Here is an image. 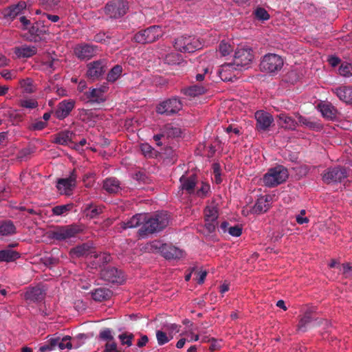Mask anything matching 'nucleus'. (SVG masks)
<instances>
[{
  "label": "nucleus",
  "mask_w": 352,
  "mask_h": 352,
  "mask_svg": "<svg viewBox=\"0 0 352 352\" xmlns=\"http://www.w3.org/2000/svg\"><path fill=\"white\" fill-rule=\"evenodd\" d=\"M168 223L169 217L166 212H156L151 216L144 214V222L138 230V234L141 237H145L158 233L167 227Z\"/></svg>",
  "instance_id": "f257e3e1"
},
{
  "label": "nucleus",
  "mask_w": 352,
  "mask_h": 352,
  "mask_svg": "<svg viewBox=\"0 0 352 352\" xmlns=\"http://www.w3.org/2000/svg\"><path fill=\"white\" fill-rule=\"evenodd\" d=\"M288 170L283 166L278 165L270 168L263 175L264 185L269 188H274L284 183L288 178Z\"/></svg>",
  "instance_id": "f03ea898"
},
{
  "label": "nucleus",
  "mask_w": 352,
  "mask_h": 352,
  "mask_svg": "<svg viewBox=\"0 0 352 352\" xmlns=\"http://www.w3.org/2000/svg\"><path fill=\"white\" fill-rule=\"evenodd\" d=\"M175 49L183 53H192L202 48L199 38L193 35H182L175 39Z\"/></svg>",
  "instance_id": "7ed1b4c3"
},
{
  "label": "nucleus",
  "mask_w": 352,
  "mask_h": 352,
  "mask_svg": "<svg viewBox=\"0 0 352 352\" xmlns=\"http://www.w3.org/2000/svg\"><path fill=\"white\" fill-rule=\"evenodd\" d=\"M283 64L284 60L280 56L270 53L262 58L259 67L261 72L273 74L280 71Z\"/></svg>",
  "instance_id": "20e7f679"
},
{
  "label": "nucleus",
  "mask_w": 352,
  "mask_h": 352,
  "mask_svg": "<svg viewBox=\"0 0 352 352\" xmlns=\"http://www.w3.org/2000/svg\"><path fill=\"white\" fill-rule=\"evenodd\" d=\"M81 230L80 227L75 224L56 226L48 232V236L52 239L62 241L74 237Z\"/></svg>",
  "instance_id": "39448f33"
},
{
  "label": "nucleus",
  "mask_w": 352,
  "mask_h": 352,
  "mask_svg": "<svg viewBox=\"0 0 352 352\" xmlns=\"http://www.w3.org/2000/svg\"><path fill=\"white\" fill-rule=\"evenodd\" d=\"M164 32L159 25H153L137 32L133 40L142 44L153 43L162 36Z\"/></svg>",
  "instance_id": "423d86ee"
},
{
  "label": "nucleus",
  "mask_w": 352,
  "mask_h": 352,
  "mask_svg": "<svg viewBox=\"0 0 352 352\" xmlns=\"http://www.w3.org/2000/svg\"><path fill=\"white\" fill-rule=\"evenodd\" d=\"M129 10L128 2L124 0H111L104 8L106 16L109 19H117L125 15Z\"/></svg>",
  "instance_id": "0eeeda50"
},
{
  "label": "nucleus",
  "mask_w": 352,
  "mask_h": 352,
  "mask_svg": "<svg viewBox=\"0 0 352 352\" xmlns=\"http://www.w3.org/2000/svg\"><path fill=\"white\" fill-rule=\"evenodd\" d=\"M347 177V168L340 166L329 168L322 175V181L327 184L340 183Z\"/></svg>",
  "instance_id": "6e6552de"
},
{
  "label": "nucleus",
  "mask_w": 352,
  "mask_h": 352,
  "mask_svg": "<svg viewBox=\"0 0 352 352\" xmlns=\"http://www.w3.org/2000/svg\"><path fill=\"white\" fill-rule=\"evenodd\" d=\"M182 109V103L177 98H171L160 102L156 107L158 114L170 116L178 113Z\"/></svg>",
  "instance_id": "1a4fd4ad"
},
{
  "label": "nucleus",
  "mask_w": 352,
  "mask_h": 352,
  "mask_svg": "<svg viewBox=\"0 0 352 352\" xmlns=\"http://www.w3.org/2000/svg\"><path fill=\"white\" fill-rule=\"evenodd\" d=\"M254 58L252 50L249 47L237 48L234 53L233 63L239 70L246 68Z\"/></svg>",
  "instance_id": "9d476101"
},
{
  "label": "nucleus",
  "mask_w": 352,
  "mask_h": 352,
  "mask_svg": "<svg viewBox=\"0 0 352 352\" xmlns=\"http://www.w3.org/2000/svg\"><path fill=\"white\" fill-rule=\"evenodd\" d=\"M107 60L104 58L89 63L87 65V76L93 80L99 79L106 72Z\"/></svg>",
  "instance_id": "9b49d317"
},
{
  "label": "nucleus",
  "mask_w": 352,
  "mask_h": 352,
  "mask_svg": "<svg viewBox=\"0 0 352 352\" xmlns=\"http://www.w3.org/2000/svg\"><path fill=\"white\" fill-rule=\"evenodd\" d=\"M77 174L76 169H74L66 178L58 179L56 188L61 194L70 195L76 186Z\"/></svg>",
  "instance_id": "f8f14e48"
},
{
  "label": "nucleus",
  "mask_w": 352,
  "mask_h": 352,
  "mask_svg": "<svg viewBox=\"0 0 352 352\" xmlns=\"http://www.w3.org/2000/svg\"><path fill=\"white\" fill-rule=\"evenodd\" d=\"M323 321L324 320L321 318H315L314 312L311 310H308L300 318L297 326V330L305 332L309 328L320 326L322 324Z\"/></svg>",
  "instance_id": "ddd939ff"
},
{
  "label": "nucleus",
  "mask_w": 352,
  "mask_h": 352,
  "mask_svg": "<svg viewBox=\"0 0 352 352\" xmlns=\"http://www.w3.org/2000/svg\"><path fill=\"white\" fill-rule=\"evenodd\" d=\"M98 45L83 43L74 48L75 55L80 60H89L96 56L100 52Z\"/></svg>",
  "instance_id": "4468645a"
},
{
  "label": "nucleus",
  "mask_w": 352,
  "mask_h": 352,
  "mask_svg": "<svg viewBox=\"0 0 352 352\" xmlns=\"http://www.w3.org/2000/svg\"><path fill=\"white\" fill-rule=\"evenodd\" d=\"M101 278L111 283L121 284L124 282L123 272L114 267H107L100 272Z\"/></svg>",
  "instance_id": "2eb2a0df"
},
{
  "label": "nucleus",
  "mask_w": 352,
  "mask_h": 352,
  "mask_svg": "<svg viewBox=\"0 0 352 352\" xmlns=\"http://www.w3.org/2000/svg\"><path fill=\"white\" fill-rule=\"evenodd\" d=\"M255 118L256 120V128L259 131H267L274 122L272 116L263 111H257L255 113Z\"/></svg>",
  "instance_id": "dca6fc26"
},
{
  "label": "nucleus",
  "mask_w": 352,
  "mask_h": 352,
  "mask_svg": "<svg viewBox=\"0 0 352 352\" xmlns=\"http://www.w3.org/2000/svg\"><path fill=\"white\" fill-rule=\"evenodd\" d=\"M75 102L73 100H64L59 102L54 112V116L59 120L67 118L74 109Z\"/></svg>",
  "instance_id": "f3484780"
},
{
  "label": "nucleus",
  "mask_w": 352,
  "mask_h": 352,
  "mask_svg": "<svg viewBox=\"0 0 352 352\" xmlns=\"http://www.w3.org/2000/svg\"><path fill=\"white\" fill-rule=\"evenodd\" d=\"M179 182L180 188L188 195H192L195 192V187L198 184L197 177L193 174L190 176L182 175Z\"/></svg>",
  "instance_id": "a211bd4d"
},
{
  "label": "nucleus",
  "mask_w": 352,
  "mask_h": 352,
  "mask_svg": "<svg viewBox=\"0 0 352 352\" xmlns=\"http://www.w3.org/2000/svg\"><path fill=\"white\" fill-rule=\"evenodd\" d=\"M160 250L166 259H179L184 256V252L181 249L171 244H162Z\"/></svg>",
  "instance_id": "6ab92c4d"
},
{
  "label": "nucleus",
  "mask_w": 352,
  "mask_h": 352,
  "mask_svg": "<svg viewBox=\"0 0 352 352\" xmlns=\"http://www.w3.org/2000/svg\"><path fill=\"white\" fill-rule=\"evenodd\" d=\"M239 70L233 63H226L221 66L218 70L219 77L223 81H232L236 75L234 71Z\"/></svg>",
  "instance_id": "aec40b11"
},
{
  "label": "nucleus",
  "mask_w": 352,
  "mask_h": 352,
  "mask_svg": "<svg viewBox=\"0 0 352 352\" xmlns=\"http://www.w3.org/2000/svg\"><path fill=\"white\" fill-rule=\"evenodd\" d=\"M45 296V292L40 287H34L28 289L24 294V298L30 302L42 301Z\"/></svg>",
  "instance_id": "412c9836"
},
{
  "label": "nucleus",
  "mask_w": 352,
  "mask_h": 352,
  "mask_svg": "<svg viewBox=\"0 0 352 352\" xmlns=\"http://www.w3.org/2000/svg\"><path fill=\"white\" fill-rule=\"evenodd\" d=\"M102 188L109 194H118L122 189L120 181L115 177L106 178L103 181Z\"/></svg>",
  "instance_id": "4be33fe9"
},
{
  "label": "nucleus",
  "mask_w": 352,
  "mask_h": 352,
  "mask_svg": "<svg viewBox=\"0 0 352 352\" xmlns=\"http://www.w3.org/2000/svg\"><path fill=\"white\" fill-rule=\"evenodd\" d=\"M106 87H101L99 88H93L89 91L86 93L87 98L89 100V102L94 104H100L106 100L104 96L106 91Z\"/></svg>",
  "instance_id": "5701e85b"
},
{
  "label": "nucleus",
  "mask_w": 352,
  "mask_h": 352,
  "mask_svg": "<svg viewBox=\"0 0 352 352\" xmlns=\"http://www.w3.org/2000/svg\"><path fill=\"white\" fill-rule=\"evenodd\" d=\"M332 92L335 94L340 100L347 103L352 104V87L342 86L332 89Z\"/></svg>",
  "instance_id": "b1692460"
},
{
  "label": "nucleus",
  "mask_w": 352,
  "mask_h": 352,
  "mask_svg": "<svg viewBox=\"0 0 352 352\" xmlns=\"http://www.w3.org/2000/svg\"><path fill=\"white\" fill-rule=\"evenodd\" d=\"M318 109L323 118L329 120H333L337 117L338 111L331 103H320Z\"/></svg>",
  "instance_id": "393cba45"
},
{
  "label": "nucleus",
  "mask_w": 352,
  "mask_h": 352,
  "mask_svg": "<svg viewBox=\"0 0 352 352\" xmlns=\"http://www.w3.org/2000/svg\"><path fill=\"white\" fill-rule=\"evenodd\" d=\"M270 200L271 197L270 196L259 197L252 208V212L257 214L266 212L270 208Z\"/></svg>",
  "instance_id": "a878e982"
},
{
  "label": "nucleus",
  "mask_w": 352,
  "mask_h": 352,
  "mask_svg": "<svg viewBox=\"0 0 352 352\" xmlns=\"http://www.w3.org/2000/svg\"><path fill=\"white\" fill-rule=\"evenodd\" d=\"M25 8L26 3L25 1H20L17 4L10 6L6 8L4 10V16L13 20L17 16L20 15Z\"/></svg>",
  "instance_id": "bb28decb"
},
{
  "label": "nucleus",
  "mask_w": 352,
  "mask_h": 352,
  "mask_svg": "<svg viewBox=\"0 0 352 352\" xmlns=\"http://www.w3.org/2000/svg\"><path fill=\"white\" fill-rule=\"evenodd\" d=\"M112 294V291L105 287H98L91 292V298L97 302L107 300L111 298Z\"/></svg>",
  "instance_id": "cd10ccee"
},
{
  "label": "nucleus",
  "mask_w": 352,
  "mask_h": 352,
  "mask_svg": "<svg viewBox=\"0 0 352 352\" xmlns=\"http://www.w3.org/2000/svg\"><path fill=\"white\" fill-rule=\"evenodd\" d=\"M37 48L35 46L27 45L16 47L14 49V53L19 58H30L36 54Z\"/></svg>",
  "instance_id": "c85d7f7f"
},
{
  "label": "nucleus",
  "mask_w": 352,
  "mask_h": 352,
  "mask_svg": "<svg viewBox=\"0 0 352 352\" xmlns=\"http://www.w3.org/2000/svg\"><path fill=\"white\" fill-rule=\"evenodd\" d=\"M70 255L72 257L80 258L92 254L91 246L89 243H82L70 250Z\"/></svg>",
  "instance_id": "c756f323"
},
{
  "label": "nucleus",
  "mask_w": 352,
  "mask_h": 352,
  "mask_svg": "<svg viewBox=\"0 0 352 352\" xmlns=\"http://www.w3.org/2000/svg\"><path fill=\"white\" fill-rule=\"evenodd\" d=\"M298 123L300 125L303 126L307 129L314 130V131H320L322 129V125L318 122H315L311 120V118L302 116L301 115L298 114Z\"/></svg>",
  "instance_id": "7c9ffc66"
},
{
  "label": "nucleus",
  "mask_w": 352,
  "mask_h": 352,
  "mask_svg": "<svg viewBox=\"0 0 352 352\" xmlns=\"http://www.w3.org/2000/svg\"><path fill=\"white\" fill-rule=\"evenodd\" d=\"M278 119L280 121V125L281 127L289 130H295L298 122L292 117L289 116L285 113H281L278 115Z\"/></svg>",
  "instance_id": "2f4dec72"
},
{
  "label": "nucleus",
  "mask_w": 352,
  "mask_h": 352,
  "mask_svg": "<svg viewBox=\"0 0 352 352\" xmlns=\"http://www.w3.org/2000/svg\"><path fill=\"white\" fill-rule=\"evenodd\" d=\"M163 133L166 135V138H179L182 135V129L177 125L168 123L163 126Z\"/></svg>",
  "instance_id": "473e14b6"
},
{
  "label": "nucleus",
  "mask_w": 352,
  "mask_h": 352,
  "mask_svg": "<svg viewBox=\"0 0 352 352\" xmlns=\"http://www.w3.org/2000/svg\"><path fill=\"white\" fill-rule=\"evenodd\" d=\"M207 87L203 85H193L182 90V92L190 97H195L206 93Z\"/></svg>",
  "instance_id": "72a5a7b5"
},
{
  "label": "nucleus",
  "mask_w": 352,
  "mask_h": 352,
  "mask_svg": "<svg viewBox=\"0 0 352 352\" xmlns=\"http://www.w3.org/2000/svg\"><path fill=\"white\" fill-rule=\"evenodd\" d=\"M20 253L11 249L0 250V262H13L20 258Z\"/></svg>",
  "instance_id": "f704fd0d"
},
{
  "label": "nucleus",
  "mask_w": 352,
  "mask_h": 352,
  "mask_svg": "<svg viewBox=\"0 0 352 352\" xmlns=\"http://www.w3.org/2000/svg\"><path fill=\"white\" fill-rule=\"evenodd\" d=\"M73 133L70 131H64L56 134L54 142L61 144L67 145L72 142Z\"/></svg>",
  "instance_id": "c9c22d12"
},
{
  "label": "nucleus",
  "mask_w": 352,
  "mask_h": 352,
  "mask_svg": "<svg viewBox=\"0 0 352 352\" xmlns=\"http://www.w3.org/2000/svg\"><path fill=\"white\" fill-rule=\"evenodd\" d=\"M16 233V227L13 222L7 220L0 221V235L8 236Z\"/></svg>",
  "instance_id": "e433bc0d"
},
{
  "label": "nucleus",
  "mask_w": 352,
  "mask_h": 352,
  "mask_svg": "<svg viewBox=\"0 0 352 352\" xmlns=\"http://www.w3.org/2000/svg\"><path fill=\"white\" fill-rule=\"evenodd\" d=\"M144 214H137L127 221L123 222L122 227L124 229L136 228L141 224L142 221L144 222Z\"/></svg>",
  "instance_id": "4c0bfd02"
},
{
  "label": "nucleus",
  "mask_w": 352,
  "mask_h": 352,
  "mask_svg": "<svg viewBox=\"0 0 352 352\" xmlns=\"http://www.w3.org/2000/svg\"><path fill=\"white\" fill-rule=\"evenodd\" d=\"M19 85L23 89V91L27 94L34 93L36 90L34 81L30 78H26L19 80Z\"/></svg>",
  "instance_id": "58836bf2"
},
{
  "label": "nucleus",
  "mask_w": 352,
  "mask_h": 352,
  "mask_svg": "<svg viewBox=\"0 0 352 352\" xmlns=\"http://www.w3.org/2000/svg\"><path fill=\"white\" fill-rule=\"evenodd\" d=\"M219 217L218 210L214 206H207L204 210L205 221H217Z\"/></svg>",
  "instance_id": "ea45409f"
},
{
  "label": "nucleus",
  "mask_w": 352,
  "mask_h": 352,
  "mask_svg": "<svg viewBox=\"0 0 352 352\" xmlns=\"http://www.w3.org/2000/svg\"><path fill=\"white\" fill-rule=\"evenodd\" d=\"M56 340V348H58L60 350H63L65 349H71L72 347V344L71 342V337L66 336L63 338H60L58 336H54Z\"/></svg>",
  "instance_id": "a19ab883"
},
{
  "label": "nucleus",
  "mask_w": 352,
  "mask_h": 352,
  "mask_svg": "<svg viewBox=\"0 0 352 352\" xmlns=\"http://www.w3.org/2000/svg\"><path fill=\"white\" fill-rule=\"evenodd\" d=\"M85 212L87 217L94 219L102 212V208L92 204L87 205L85 209Z\"/></svg>",
  "instance_id": "79ce46f5"
},
{
  "label": "nucleus",
  "mask_w": 352,
  "mask_h": 352,
  "mask_svg": "<svg viewBox=\"0 0 352 352\" xmlns=\"http://www.w3.org/2000/svg\"><path fill=\"white\" fill-rule=\"evenodd\" d=\"M122 68L120 65H115L107 74V80L109 82H114L120 76Z\"/></svg>",
  "instance_id": "37998d69"
},
{
  "label": "nucleus",
  "mask_w": 352,
  "mask_h": 352,
  "mask_svg": "<svg viewBox=\"0 0 352 352\" xmlns=\"http://www.w3.org/2000/svg\"><path fill=\"white\" fill-rule=\"evenodd\" d=\"M56 340L54 336L42 344L39 348V352H49L56 349Z\"/></svg>",
  "instance_id": "c03bdc74"
},
{
  "label": "nucleus",
  "mask_w": 352,
  "mask_h": 352,
  "mask_svg": "<svg viewBox=\"0 0 352 352\" xmlns=\"http://www.w3.org/2000/svg\"><path fill=\"white\" fill-rule=\"evenodd\" d=\"M111 38V36L108 34V32L100 31L98 33L94 34L93 37L90 38V40L96 43H108Z\"/></svg>",
  "instance_id": "a18cd8bd"
},
{
  "label": "nucleus",
  "mask_w": 352,
  "mask_h": 352,
  "mask_svg": "<svg viewBox=\"0 0 352 352\" xmlns=\"http://www.w3.org/2000/svg\"><path fill=\"white\" fill-rule=\"evenodd\" d=\"M163 155L166 159H168L172 163H175L177 160V151L171 146H166L164 148Z\"/></svg>",
  "instance_id": "49530a36"
},
{
  "label": "nucleus",
  "mask_w": 352,
  "mask_h": 352,
  "mask_svg": "<svg viewBox=\"0 0 352 352\" xmlns=\"http://www.w3.org/2000/svg\"><path fill=\"white\" fill-rule=\"evenodd\" d=\"M339 74L344 77L352 76V63H342L339 67Z\"/></svg>",
  "instance_id": "de8ad7c7"
},
{
  "label": "nucleus",
  "mask_w": 352,
  "mask_h": 352,
  "mask_svg": "<svg viewBox=\"0 0 352 352\" xmlns=\"http://www.w3.org/2000/svg\"><path fill=\"white\" fill-rule=\"evenodd\" d=\"M61 0H39V4L45 10H52L59 5Z\"/></svg>",
  "instance_id": "09e8293b"
},
{
  "label": "nucleus",
  "mask_w": 352,
  "mask_h": 352,
  "mask_svg": "<svg viewBox=\"0 0 352 352\" xmlns=\"http://www.w3.org/2000/svg\"><path fill=\"white\" fill-rule=\"evenodd\" d=\"M72 208V204L60 205L55 206L52 208V213L54 215L60 216L64 214Z\"/></svg>",
  "instance_id": "8fccbe9b"
},
{
  "label": "nucleus",
  "mask_w": 352,
  "mask_h": 352,
  "mask_svg": "<svg viewBox=\"0 0 352 352\" xmlns=\"http://www.w3.org/2000/svg\"><path fill=\"white\" fill-rule=\"evenodd\" d=\"M19 105L26 109H35L38 107V102L35 99L20 100Z\"/></svg>",
  "instance_id": "3c124183"
},
{
  "label": "nucleus",
  "mask_w": 352,
  "mask_h": 352,
  "mask_svg": "<svg viewBox=\"0 0 352 352\" xmlns=\"http://www.w3.org/2000/svg\"><path fill=\"white\" fill-rule=\"evenodd\" d=\"M140 149H141L142 154L146 157L151 158V157H153L155 155V153H156L155 151L148 144H142L140 146Z\"/></svg>",
  "instance_id": "603ef678"
},
{
  "label": "nucleus",
  "mask_w": 352,
  "mask_h": 352,
  "mask_svg": "<svg viewBox=\"0 0 352 352\" xmlns=\"http://www.w3.org/2000/svg\"><path fill=\"white\" fill-rule=\"evenodd\" d=\"M210 190V185L205 182H201V186L197 188V190L195 191V194L197 197L204 198L207 196Z\"/></svg>",
  "instance_id": "864d4df0"
},
{
  "label": "nucleus",
  "mask_w": 352,
  "mask_h": 352,
  "mask_svg": "<svg viewBox=\"0 0 352 352\" xmlns=\"http://www.w3.org/2000/svg\"><path fill=\"white\" fill-rule=\"evenodd\" d=\"M254 14L255 15V17L261 21H266L270 19V14L267 12V10L263 8H257L254 12Z\"/></svg>",
  "instance_id": "5fc2aeb1"
},
{
  "label": "nucleus",
  "mask_w": 352,
  "mask_h": 352,
  "mask_svg": "<svg viewBox=\"0 0 352 352\" xmlns=\"http://www.w3.org/2000/svg\"><path fill=\"white\" fill-rule=\"evenodd\" d=\"M99 338L100 340L104 341H113V336L112 335V331L109 328L103 329L99 333Z\"/></svg>",
  "instance_id": "6e6d98bb"
},
{
  "label": "nucleus",
  "mask_w": 352,
  "mask_h": 352,
  "mask_svg": "<svg viewBox=\"0 0 352 352\" xmlns=\"http://www.w3.org/2000/svg\"><path fill=\"white\" fill-rule=\"evenodd\" d=\"M118 338L120 340L122 344H126L128 346H130L132 345V340L133 339L134 336L133 333H123L119 335Z\"/></svg>",
  "instance_id": "4d7b16f0"
},
{
  "label": "nucleus",
  "mask_w": 352,
  "mask_h": 352,
  "mask_svg": "<svg viewBox=\"0 0 352 352\" xmlns=\"http://www.w3.org/2000/svg\"><path fill=\"white\" fill-rule=\"evenodd\" d=\"M94 256L98 258L100 263L102 265L109 263L111 260V255L105 252L100 254L94 253Z\"/></svg>",
  "instance_id": "13d9d810"
},
{
  "label": "nucleus",
  "mask_w": 352,
  "mask_h": 352,
  "mask_svg": "<svg viewBox=\"0 0 352 352\" xmlns=\"http://www.w3.org/2000/svg\"><path fill=\"white\" fill-rule=\"evenodd\" d=\"M156 338L159 345L165 344L170 340V338H168L166 333L160 330L156 331Z\"/></svg>",
  "instance_id": "bf43d9fd"
},
{
  "label": "nucleus",
  "mask_w": 352,
  "mask_h": 352,
  "mask_svg": "<svg viewBox=\"0 0 352 352\" xmlns=\"http://www.w3.org/2000/svg\"><path fill=\"white\" fill-rule=\"evenodd\" d=\"M219 50L222 56H226L232 52V47L230 45L223 41L219 45Z\"/></svg>",
  "instance_id": "052dcab7"
},
{
  "label": "nucleus",
  "mask_w": 352,
  "mask_h": 352,
  "mask_svg": "<svg viewBox=\"0 0 352 352\" xmlns=\"http://www.w3.org/2000/svg\"><path fill=\"white\" fill-rule=\"evenodd\" d=\"M232 236H239L242 234V226L239 225H236L234 226L229 227V230L228 232Z\"/></svg>",
  "instance_id": "680f3d73"
},
{
  "label": "nucleus",
  "mask_w": 352,
  "mask_h": 352,
  "mask_svg": "<svg viewBox=\"0 0 352 352\" xmlns=\"http://www.w3.org/2000/svg\"><path fill=\"white\" fill-rule=\"evenodd\" d=\"M225 131L228 134H234L235 135H240L241 134V129L236 126L234 124H230L224 129Z\"/></svg>",
  "instance_id": "e2e57ef3"
},
{
  "label": "nucleus",
  "mask_w": 352,
  "mask_h": 352,
  "mask_svg": "<svg viewBox=\"0 0 352 352\" xmlns=\"http://www.w3.org/2000/svg\"><path fill=\"white\" fill-rule=\"evenodd\" d=\"M47 125L46 122L42 120H37L33 123L30 129L33 131H41L45 129Z\"/></svg>",
  "instance_id": "0e129e2a"
},
{
  "label": "nucleus",
  "mask_w": 352,
  "mask_h": 352,
  "mask_svg": "<svg viewBox=\"0 0 352 352\" xmlns=\"http://www.w3.org/2000/svg\"><path fill=\"white\" fill-rule=\"evenodd\" d=\"M217 226V221H205V228L208 231V233L211 234L214 232Z\"/></svg>",
  "instance_id": "69168bd1"
},
{
  "label": "nucleus",
  "mask_w": 352,
  "mask_h": 352,
  "mask_svg": "<svg viewBox=\"0 0 352 352\" xmlns=\"http://www.w3.org/2000/svg\"><path fill=\"white\" fill-rule=\"evenodd\" d=\"M342 273L346 278L352 276V266L349 263L342 264Z\"/></svg>",
  "instance_id": "338daca9"
},
{
  "label": "nucleus",
  "mask_w": 352,
  "mask_h": 352,
  "mask_svg": "<svg viewBox=\"0 0 352 352\" xmlns=\"http://www.w3.org/2000/svg\"><path fill=\"white\" fill-rule=\"evenodd\" d=\"M117 349V344L113 340L107 342L104 346V352H111Z\"/></svg>",
  "instance_id": "774afa93"
}]
</instances>
